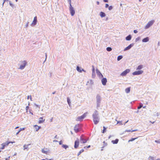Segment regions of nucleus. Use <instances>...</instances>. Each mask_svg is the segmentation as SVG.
<instances>
[{
  "mask_svg": "<svg viewBox=\"0 0 160 160\" xmlns=\"http://www.w3.org/2000/svg\"><path fill=\"white\" fill-rule=\"evenodd\" d=\"M93 120L94 123L96 125L99 122L100 118L99 116V113L98 112L95 110L92 115Z\"/></svg>",
  "mask_w": 160,
  "mask_h": 160,
  "instance_id": "f257e3e1",
  "label": "nucleus"
},
{
  "mask_svg": "<svg viewBox=\"0 0 160 160\" xmlns=\"http://www.w3.org/2000/svg\"><path fill=\"white\" fill-rule=\"evenodd\" d=\"M96 103L97 108L99 107L100 106V103L101 100V98L100 96L98 94L96 96Z\"/></svg>",
  "mask_w": 160,
  "mask_h": 160,
  "instance_id": "f03ea898",
  "label": "nucleus"
},
{
  "mask_svg": "<svg viewBox=\"0 0 160 160\" xmlns=\"http://www.w3.org/2000/svg\"><path fill=\"white\" fill-rule=\"evenodd\" d=\"M81 129V126L79 124L76 125L74 127V130L76 133L79 132Z\"/></svg>",
  "mask_w": 160,
  "mask_h": 160,
  "instance_id": "7ed1b4c3",
  "label": "nucleus"
},
{
  "mask_svg": "<svg viewBox=\"0 0 160 160\" xmlns=\"http://www.w3.org/2000/svg\"><path fill=\"white\" fill-rule=\"evenodd\" d=\"M88 140V138L86 139V137L84 136V135L82 134L81 135L80 138V141H82V143H86Z\"/></svg>",
  "mask_w": 160,
  "mask_h": 160,
  "instance_id": "20e7f679",
  "label": "nucleus"
},
{
  "mask_svg": "<svg viewBox=\"0 0 160 160\" xmlns=\"http://www.w3.org/2000/svg\"><path fill=\"white\" fill-rule=\"evenodd\" d=\"M27 62L26 61H23L21 62V65H20L19 69L22 70L25 67Z\"/></svg>",
  "mask_w": 160,
  "mask_h": 160,
  "instance_id": "39448f33",
  "label": "nucleus"
},
{
  "mask_svg": "<svg viewBox=\"0 0 160 160\" xmlns=\"http://www.w3.org/2000/svg\"><path fill=\"white\" fill-rule=\"evenodd\" d=\"M69 10L72 16H73L75 13V11L72 6H69Z\"/></svg>",
  "mask_w": 160,
  "mask_h": 160,
  "instance_id": "423d86ee",
  "label": "nucleus"
},
{
  "mask_svg": "<svg viewBox=\"0 0 160 160\" xmlns=\"http://www.w3.org/2000/svg\"><path fill=\"white\" fill-rule=\"evenodd\" d=\"M154 20H151L147 24L146 26L145 27V28L146 29L148 28L150 26H151L154 23Z\"/></svg>",
  "mask_w": 160,
  "mask_h": 160,
  "instance_id": "0eeeda50",
  "label": "nucleus"
},
{
  "mask_svg": "<svg viewBox=\"0 0 160 160\" xmlns=\"http://www.w3.org/2000/svg\"><path fill=\"white\" fill-rule=\"evenodd\" d=\"M130 70L129 69H127L123 71L120 74L122 76H125L128 73H129Z\"/></svg>",
  "mask_w": 160,
  "mask_h": 160,
  "instance_id": "6e6552de",
  "label": "nucleus"
},
{
  "mask_svg": "<svg viewBox=\"0 0 160 160\" xmlns=\"http://www.w3.org/2000/svg\"><path fill=\"white\" fill-rule=\"evenodd\" d=\"M143 72V71L142 70H138L133 72L132 73L133 75H139L142 74Z\"/></svg>",
  "mask_w": 160,
  "mask_h": 160,
  "instance_id": "1a4fd4ad",
  "label": "nucleus"
},
{
  "mask_svg": "<svg viewBox=\"0 0 160 160\" xmlns=\"http://www.w3.org/2000/svg\"><path fill=\"white\" fill-rule=\"evenodd\" d=\"M37 17L35 16L34 17V19L31 24L32 26H34L37 24Z\"/></svg>",
  "mask_w": 160,
  "mask_h": 160,
  "instance_id": "9d476101",
  "label": "nucleus"
},
{
  "mask_svg": "<svg viewBox=\"0 0 160 160\" xmlns=\"http://www.w3.org/2000/svg\"><path fill=\"white\" fill-rule=\"evenodd\" d=\"M79 140L78 139H77L74 142V147L75 148H77L78 147L79 145Z\"/></svg>",
  "mask_w": 160,
  "mask_h": 160,
  "instance_id": "9b49d317",
  "label": "nucleus"
},
{
  "mask_svg": "<svg viewBox=\"0 0 160 160\" xmlns=\"http://www.w3.org/2000/svg\"><path fill=\"white\" fill-rule=\"evenodd\" d=\"M134 45V43H132L131 44H130L129 45H128V47L125 48L124 49V51H125L128 50H129L131 49V48L132 47L133 45Z\"/></svg>",
  "mask_w": 160,
  "mask_h": 160,
  "instance_id": "f8f14e48",
  "label": "nucleus"
},
{
  "mask_svg": "<svg viewBox=\"0 0 160 160\" xmlns=\"http://www.w3.org/2000/svg\"><path fill=\"white\" fill-rule=\"evenodd\" d=\"M107 82V80L106 78H103L101 80V82L103 85H105Z\"/></svg>",
  "mask_w": 160,
  "mask_h": 160,
  "instance_id": "ddd939ff",
  "label": "nucleus"
},
{
  "mask_svg": "<svg viewBox=\"0 0 160 160\" xmlns=\"http://www.w3.org/2000/svg\"><path fill=\"white\" fill-rule=\"evenodd\" d=\"M149 40V38L148 37H147L144 38H143L142 41L143 42H148Z\"/></svg>",
  "mask_w": 160,
  "mask_h": 160,
  "instance_id": "4468645a",
  "label": "nucleus"
},
{
  "mask_svg": "<svg viewBox=\"0 0 160 160\" xmlns=\"http://www.w3.org/2000/svg\"><path fill=\"white\" fill-rule=\"evenodd\" d=\"M84 118V117L82 115L78 117L77 120L78 121H81Z\"/></svg>",
  "mask_w": 160,
  "mask_h": 160,
  "instance_id": "2eb2a0df",
  "label": "nucleus"
},
{
  "mask_svg": "<svg viewBox=\"0 0 160 160\" xmlns=\"http://www.w3.org/2000/svg\"><path fill=\"white\" fill-rule=\"evenodd\" d=\"M132 36L131 35H129L127 36L126 38V40L127 41H130L131 40L132 38Z\"/></svg>",
  "mask_w": 160,
  "mask_h": 160,
  "instance_id": "dca6fc26",
  "label": "nucleus"
},
{
  "mask_svg": "<svg viewBox=\"0 0 160 160\" xmlns=\"http://www.w3.org/2000/svg\"><path fill=\"white\" fill-rule=\"evenodd\" d=\"M100 16L101 18H103L106 16V14L104 12H101L100 13Z\"/></svg>",
  "mask_w": 160,
  "mask_h": 160,
  "instance_id": "f3484780",
  "label": "nucleus"
},
{
  "mask_svg": "<svg viewBox=\"0 0 160 160\" xmlns=\"http://www.w3.org/2000/svg\"><path fill=\"white\" fill-rule=\"evenodd\" d=\"M119 140L118 139H116L114 140H112L111 142L113 144H116L118 143Z\"/></svg>",
  "mask_w": 160,
  "mask_h": 160,
  "instance_id": "a211bd4d",
  "label": "nucleus"
},
{
  "mask_svg": "<svg viewBox=\"0 0 160 160\" xmlns=\"http://www.w3.org/2000/svg\"><path fill=\"white\" fill-rule=\"evenodd\" d=\"M130 87H128L125 89V91L126 93H129L130 91Z\"/></svg>",
  "mask_w": 160,
  "mask_h": 160,
  "instance_id": "6ab92c4d",
  "label": "nucleus"
},
{
  "mask_svg": "<svg viewBox=\"0 0 160 160\" xmlns=\"http://www.w3.org/2000/svg\"><path fill=\"white\" fill-rule=\"evenodd\" d=\"M34 127L36 129V131L37 132L39 130V129L41 128V126H38L37 125H35L34 126Z\"/></svg>",
  "mask_w": 160,
  "mask_h": 160,
  "instance_id": "aec40b11",
  "label": "nucleus"
},
{
  "mask_svg": "<svg viewBox=\"0 0 160 160\" xmlns=\"http://www.w3.org/2000/svg\"><path fill=\"white\" fill-rule=\"evenodd\" d=\"M143 67V65H140L138 66V67L136 68L137 70H139L142 69Z\"/></svg>",
  "mask_w": 160,
  "mask_h": 160,
  "instance_id": "412c9836",
  "label": "nucleus"
},
{
  "mask_svg": "<svg viewBox=\"0 0 160 160\" xmlns=\"http://www.w3.org/2000/svg\"><path fill=\"white\" fill-rule=\"evenodd\" d=\"M39 123H42L45 121V119H44V120H43V118L42 117H40L39 118Z\"/></svg>",
  "mask_w": 160,
  "mask_h": 160,
  "instance_id": "4be33fe9",
  "label": "nucleus"
},
{
  "mask_svg": "<svg viewBox=\"0 0 160 160\" xmlns=\"http://www.w3.org/2000/svg\"><path fill=\"white\" fill-rule=\"evenodd\" d=\"M76 69L78 71L80 72H81L82 68L79 67L78 66L77 67Z\"/></svg>",
  "mask_w": 160,
  "mask_h": 160,
  "instance_id": "5701e85b",
  "label": "nucleus"
},
{
  "mask_svg": "<svg viewBox=\"0 0 160 160\" xmlns=\"http://www.w3.org/2000/svg\"><path fill=\"white\" fill-rule=\"evenodd\" d=\"M62 147L66 149L68 148V146L66 144H62Z\"/></svg>",
  "mask_w": 160,
  "mask_h": 160,
  "instance_id": "b1692460",
  "label": "nucleus"
},
{
  "mask_svg": "<svg viewBox=\"0 0 160 160\" xmlns=\"http://www.w3.org/2000/svg\"><path fill=\"white\" fill-rule=\"evenodd\" d=\"M123 58V57L122 55H119L118 56L117 58V60L118 61H120Z\"/></svg>",
  "mask_w": 160,
  "mask_h": 160,
  "instance_id": "393cba45",
  "label": "nucleus"
},
{
  "mask_svg": "<svg viewBox=\"0 0 160 160\" xmlns=\"http://www.w3.org/2000/svg\"><path fill=\"white\" fill-rule=\"evenodd\" d=\"M30 144H28V145H24L23 146L24 149H26L28 148L29 145H30Z\"/></svg>",
  "mask_w": 160,
  "mask_h": 160,
  "instance_id": "a878e982",
  "label": "nucleus"
},
{
  "mask_svg": "<svg viewBox=\"0 0 160 160\" xmlns=\"http://www.w3.org/2000/svg\"><path fill=\"white\" fill-rule=\"evenodd\" d=\"M143 104L141 103L139 104V105L138 107V109H140L142 107H143Z\"/></svg>",
  "mask_w": 160,
  "mask_h": 160,
  "instance_id": "bb28decb",
  "label": "nucleus"
},
{
  "mask_svg": "<svg viewBox=\"0 0 160 160\" xmlns=\"http://www.w3.org/2000/svg\"><path fill=\"white\" fill-rule=\"evenodd\" d=\"M96 72L98 76L99 74H101V73L100 71H99V70H98V69H96Z\"/></svg>",
  "mask_w": 160,
  "mask_h": 160,
  "instance_id": "cd10ccee",
  "label": "nucleus"
},
{
  "mask_svg": "<svg viewBox=\"0 0 160 160\" xmlns=\"http://www.w3.org/2000/svg\"><path fill=\"white\" fill-rule=\"evenodd\" d=\"M84 150L83 149H81L78 154V156H79L82 152H84Z\"/></svg>",
  "mask_w": 160,
  "mask_h": 160,
  "instance_id": "c85d7f7f",
  "label": "nucleus"
},
{
  "mask_svg": "<svg viewBox=\"0 0 160 160\" xmlns=\"http://www.w3.org/2000/svg\"><path fill=\"white\" fill-rule=\"evenodd\" d=\"M106 128L104 126L103 127V130L102 131V133H104L106 132Z\"/></svg>",
  "mask_w": 160,
  "mask_h": 160,
  "instance_id": "c756f323",
  "label": "nucleus"
},
{
  "mask_svg": "<svg viewBox=\"0 0 160 160\" xmlns=\"http://www.w3.org/2000/svg\"><path fill=\"white\" fill-rule=\"evenodd\" d=\"M92 73H93H93H94V75H95L94 67V66H93V65H92Z\"/></svg>",
  "mask_w": 160,
  "mask_h": 160,
  "instance_id": "7c9ffc66",
  "label": "nucleus"
},
{
  "mask_svg": "<svg viewBox=\"0 0 160 160\" xmlns=\"http://www.w3.org/2000/svg\"><path fill=\"white\" fill-rule=\"evenodd\" d=\"M106 50L110 52L112 50V48L110 47H108L106 48Z\"/></svg>",
  "mask_w": 160,
  "mask_h": 160,
  "instance_id": "2f4dec72",
  "label": "nucleus"
},
{
  "mask_svg": "<svg viewBox=\"0 0 160 160\" xmlns=\"http://www.w3.org/2000/svg\"><path fill=\"white\" fill-rule=\"evenodd\" d=\"M11 142L10 141L9 142H6L4 143H3L5 145V146H8L9 143H10V142Z\"/></svg>",
  "mask_w": 160,
  "mask_h": 160,
  "instance_id": "473e14b6",
  "label": "nucleus"
},
{
  "mask_svg": "<svg viewBox=\"0 0 160 160\" xmlns=\"http://www.w3.org/2000/svg\"><path fill=\"white\" fill-rule=\"evenodd\" d=\"M67 101L68 105H70V104L71 103L70 100L68 97L67 98Z\"/></svg>",
  "mask_w": 160,
  "mask_h": 160,
  "instance_id": "72a5a7b5",
  "label": "nucleus"
},
{
  "mask_svg": "<svg viewBox=\"0 0 160 160\" xmlns=\"http://www.w3.org/2000/svg\"><path fill=\"white\" fill-rule=\"evenodd\" d=\"M136 131V130H126L125 132H133Z\"/></svg>",
  "mask_w": 160,
  "mask_h": 160,
  "instance_id": "f704fd0d",
  "label": "nucleus"
},
{
  "mask_svg": "<svg viewBox=\"0 0 160 160\" xmlns=\"http://www.w3.org/2000/svg\"><path fill=\"white\" fill-rule=\"evenodd\" d=\"M141 38L140 37L137 38L135 39V42H137L140 40Z\"/></svg>",
  "mask_w": 160,
  "mask_h": 160,
  "instance_id": "c9c22d12",
  "label": "nucleus"
},
{
  "mask_svg": "<svg viewBox=\"0 0 160 160\" xmlns=\"http://www.w3.org/2000/svg\"><path fill=\"white\" fill-rule=\"evenodd\" d=\"M137 138H132L131 139L129 140L128 142H132L135 139H136Z\"/></svg>",
  "mask_w": 160,
  "mask_h": 160,
  "instance_id": "e433bc0d",
  "label": "nucleus"
},
{
  "mask_svg": "<svg viewBox=\"0 0 160 160\" xmlns=\"http://www.w3.org/2000/svg\"><path fill=\"white\" fill-rule=\"evenodd\" d=\"M29 105H30V102H29L28 104V106H26V110L27 112H28V109L29 108Z\"/></svg>",
  "mask_w": 160,
  "mask_h": 160,
  "instance_id": "4c0bfd02",
  "label": "nucleus"
},
{
  "mask_svg": "<svg viewBox=\"0 0 160 160\" xmlns=\"http://www.w3.org/2000/svg\"><path fill=\"white\" fill-rule=\"evenodd\" d=\"M98 76V77H99V78H103V75H102V73H101V74H99Z\"/></svg>",
  "mask_w": 160,
  "mask_h": 160,
  "instance_id": "58836bf2",
  "label": "nucleus"
},
{
  "mask_svg": "<svg viewBox=\"0 0 160 160\" xmlns=\"http://www.w3.org/2000/svg\"><path fill=\"white\" fill-rule=\"evenodd\" d=\"M98 76V77H99V78H103V75H102V73H101V74H99Z\"/></svg>",
  "mask_w": 160,
  "mask_h": 160,
  "instance_id": "ea45409f",
  "label": "nucleus"
},
{
  "mask_svg": "<svg viewBox=\"0 0 160 160\" xmlns=\"http://www.w3.org/2000/svg\"><path fill=\"white\" fill-rule=\"evenodd\" d=\"M98 76V77H99V78H103V75H102V73H101V74H99Z\"/></svg>",
  "mask_w": 160,
  "mask_h": 160,
  "instance_id": "a19ab883",
  "label": "nucleus"
},
{
  "mask_svg": "<svg viewBox=\"0 0 160 160\" xmlns=\"http://www.w3.org/2000/svg\"><path fill=\"white\" fill-rule=\"evenodd\" d=\"M2 147L1 148V149H4L5 148V147L6 146L5 145H4V144L2 143Z\"/></svg>",
  "mask_w": 160,
  "mask_h": 160,
  "instance_id": "79ce46f5",
  "label": "nucleus"
},
{
  "mask_svg": "<svg viewBox=\"0 0 160 160\" xmlns=\"http://www.w3.org/2000/svg\"><path fill=\"white\" fill-rule=\"evenodd\" d=\"M103 147H105L107 146V143L105 142V141H103Z\"/></svg>",
  "mask_w": 160,
  "mask_h": 160,
  "instance_id": "37998d69",
  "label": "nucleus"
},
{
  "mask_svg": "<svg viewBox=\"0 0 160 160\" xmlns=\"http://www.w3.org/2000/svg\"><path fill=\"white\" fill-rule=\"evenodd\" d=\"M9 4L10 5L11 7H12V8H13V7H14V5H13L12 3H11V1H9Z\"/></svg>",
  "mask_w": 160,
  "mask_h": 160,
  "instance_id": "c03bdc74",
  "label": "nucleus"
},
{
  "mask_svg": "<svg viewBox=\"0 0 160 160\" xmlns=\"http://www.w3.org/2000/svg\"><path fill=\"white\" fill-rule=\"evenodd\" d=\"M113 8V7L112 6H110L108 7V9L109 10H112Z\"/></svg>",
  "mask_w": 160,
  "mask_h": 160,
  "instance_id": "a18cd8bd",
  "label": "nucleus"
},
{
  "mask_svg": "<svg viewBox=\"0 0 160 160\" xmlns=\"http://www.w3.org/2000/svg\"><path fill=\"white\" fill-rule=\"evenodd\" d=\"M42 152L45 154H47V151H45L43 149H42Z\"/></svg>",
  "mask_w": 160,
  "mask_h": 160,
  "instance_id": "49530a36",
  "label": "nucleus"
},
{
  "mask_svg": "<svg viewBox=\"0 0 160 160\" xmlns=\"http://www.w3.org/2000/svg\"><path fill=\"white\" fill-rule=\"evenodd\" d=\"M68 2L69 4V6H72L71 4V0H68Z\"/></svg>",
  "mask_w": 160,
  "mask_h": 160,
  "instance_id": "de8ad7c7",
  "label": "nucleus"
},
{
  "mask_svg": "<svg viewBox=\"0 0 160 160\" xmlns=\"http://www.w3.org/2000/svg\"><path fill=\"white\" fill-rule=\"evenodd\" d=\"M120 124V125H122V121H117V124Z\"/></svg>",
  "mask_w": 160,
  "mask_h": 160,
  "instance_id": "09e8293b",
  "label": "nucleus"
},
{
  "mask_svg": "<svg viewBox=\"0 0 160 160\" xmlns=\"http://www.w3.org/2000/svg\"><path fill=\"white\" fill-rule=\"evenodd\" d=\"M91 147V146L89 145L88 146H85V147H84V148L85 149H87V148H90V147Z\"/></svg>",
  "mask_w": 160,
  "mask_h": 160,
  "instance_id": "8fccbe9b",
  "label": "nucleus"
},
{
  "mask_svg": "<svg viewBox=\"0 0 160 160\" xmlns=\"http://www.w3.org/2000/svg\"><path fill=\"white\" fill-rule=\"evenodd\" d=\"M88 112H85V113H84L82 115V116H83V117H84V118H85V117L86 116V115L87 114Z\"/></svg>",
  "mask_w": 160,
  "mask_h": 160,
  "instance_id": "3c124183",
  "label": "nucleus"
},
{
  "mask_svg": "<svg viewBox=\"0 0 160 160\" xmlns=\"http://www.w3.org/2000/svg\"><path fill=\"white\" fill-rule=\"evenodd\" d=\"M155 142L158 143H160V139L159 140H155Z\"/></svg>",
  "mask_w": 160,
  "mask_h": 160,
  "instance_id": "603ef678",
  "label": "nucleus"
},
{
  "mask_svg": "<svg viewBox=\"0 0 160 160\" xmlns=\"http://www.w3.org/2000/svg\"><path fill=\"white\" fill-rule=\"evenodd\" d=\"M29 97H30V99H31V100L32 101V98H31V96H28L27 97V99H28L29 98Z\"/></svg>",
  "mask_w": 160,
  "mask_h": 160,
  "instance_id": "864d4df0",
  "label": "nucleus"
},
{
  "mask_svg": "<svg viewBox=\"0 0 160 160\" xmlns=\"http://www.w3.org/2000/svg\"><path fill=\"white\" fill-rule=\"evenodd\" d=\"M24 128H20V130H19V132H20L21 131L25 129Z\"/></svg>",
  "mask_w": 160,
  "mask_h": 160,
  "instance_id": "5fc2aeb1",
  "label": "nucleus"
},
{
  "mask_svg": "<svg viewBox=\"0 0 160 160\" xmlns=\"http://www.w3.org/2000/svg\"><path fill=\"white\" fill-rule=\"evenodd\" d=\"M3 1H3V3H2V7L3 6V5H4V2H6V1H7V2H8V0H3Z\"/></svg>",
  "mask_w": 160,
  "mask_h": 160,
  "instance_id": "6e6d98bb",
  "label": "nucleus"
},
{
  "mask_svg": "<svg viewBox=\"0 0 160 160\" xmlns=\"http://www.w3.org/2000/svg\"><path fill=\"white\" fill-rule=\"evenodd\" d=\"M108 7H109V5L108 4L106 3L105 4V7L106 8H107Z\"/></svg>",
  "mask_w": 160,
  "mask_h": 160,
  "instance_id": "4d7b16f0",
  "label": "nucleus"
},
{
  "mask_svg": "<svg viewBox=\"0 0 160 160\" xmlns=\"http://www.w3.org/2000/svg\"><path fill=\"white\" fill-rule=\"evenodd\" d=\"M133 32L134 33H137L138 32V31H137V30H135L133 31Z\"/></svg>",
  "mask_w": 160,
  "mask_h": 160,
  "instance_id": "13d9d810",
  "label": "nucleus"
},
{
  "mask_svg": "<svg viewBox=\"0 0 160 160\" xmlns=\"http://www.w3.org/2000/svg\"><path fill=\"white\" fill-rule=\"evenodd\" d=\"M34 105H35V106H36V107H38L39 108H40V107H39V106L36 103H34Z\"/></svg>",
  "mask_w": 160,
  "mask_h": 160,
  "instance_id": "bf43d9fd",
  "label": "nucleus"
},
{
  "mask_svg": "<svg viewBox=\"0 0 160 160\" xmlns=\"http://www.w3.org/2000/svg\"><path fill=\"white\" fill-rule=\"evenodd\" d=\"M10 158V156H9V157H8V158H5V160H9V158Z\"/></svg>",
  "mask_w": 160,
  "mask_h": 160,
  "instance_id": "052dcab7",
  "label": "nucleus"
},
{
  "mask_svg": "<svg viewBox=\"0 0 160 160\" xmlns=\"http://www.w3.org/2000/svg\"><path fill=\"white\" fill-rule=\"evenodd\" d=\"M29 23V22H28L26 24V25H25L26 28H27L28 26Z\"/></svg>",
  "mask_w": 160,
  "mask_h": 160,
  "instance_id": "680f3d73",
  "label": "nucleus"
},
{
  "mask_svg": "<svg viewBox=\"0 0 160 160\" xmlns=\"http://www.w3.org/2000/svg\"><path fill=\"white\" fill-rule=\"evenodd\" d=\"M59 145H62V141H60L59 142Z\"/></svg>",
  "mask_w": 160,
  "mask_h": 160,
  "instance_id": "e2e57ef3",
  "label": "nucleus"
},
{
  "mask_svg": "<svg viewBox=\"0 0 160 160\" xmlns=\"http://www.w3.org/2000/svg\"><path fill=\"white\" fill-rule=\"evenodd\" d=\"M104 2H108V0H103Z\"/></svg>",
  "mask_w": 160,
  "mask_h": 160,
  "instance_id": "0e129e2a",
  "label": "nucleus"
},
{
  "mask_svg": "<svg viewBox=\"0 0 160 160\" xmlns=\"http://www.w3.org/2000/svg\"><path fill=\"white\" fill-rule=\"evenodd\" d=\"M45 56H46V58H45V60L44 61V62L46 61V59H47V54L46 53H45Z\"/></svg>",
  "mask_w": 160,
  "mask_h": 160,
  "instance_id": "69168bd1",
  "label": "nucleus"
},
{
  "mask_svg": "<svg viewBox=\"0 0 160 160\" xmlns=\"http://www.w3.org/2000/svg\"><path fill=\"white\" fill-rule=\"evenodd\" d=\"M82 71H83L85 72H86V71L83 69H82V70H81V72H82Z\"/></svg>",
  "mask_w": 160,
  "mask_h": 160,
  "instance_id": "338daca9",
  "label": "nucleus"
},
{
  "mask_svg": "<svg viewBox=\"0 0 160 160\" xmlns=\"http://www.w3.org/2000/svg\"><path fill=\"white\" fill-rule=\"evenodd\" d=\"M53 142H58V141L57 140H54L53 141Z\"/></svg>",
  "mask_w": 160,
  "mask_h": 160,
  "instance_id": "774afa93",
  "label": "nucleus"
}]
</instances>
